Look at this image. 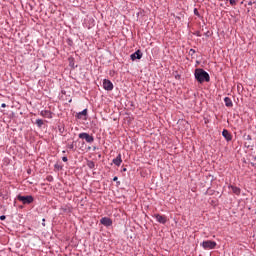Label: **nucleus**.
I'll return each instance as SVG.
<instances>
[{"label":"nucleus","instance_id":"a211bd4d","mask_svg":"<svg viewBox=\"0 0 256 256\" xmlns=\"http://www.w3.org/2000/svg\"><path fill=\"white\" fill-rule=\"evenodd\" d=\"M229 3L232 7H235V5H237V0H229Z\"/></svg>","mask_w":256,"mask_h":256},{"label":"nucleus","instance_id":"20e7f679","mask_svg":"<svg viewBox=\"0 0 256 256\" xmlns=\"http://www.w3.org/2000/svg\"><path fill=\"white\" fill-rule=\"evenodd\" d=\"M78 137L79 139H85L86 143H93V141H95V138L87 132L80 133Z\"/></svg>","mask_w":256,"mask_h":256},{"label":"nucleus","instance_id":"6ab92c4d","mask_svg":"<svg viewBox=\"0 0 256 256\" xmlns=\"http://www.w3.org/2000/svg\"><path fill=\"white\" fill-rule=\"evenodd\" d=\"M194 15H196V17H201V14H199V10H197V8H194Z\"/></svg>","mask_w":256,"mask_h":256},{"label":"nucleus","instance_id":"c756f323","mask_svg":"<svg viewBox=\"0 0 256 256\" xmlns=\"http://www.w3.org/2000/svg\"><path fill=\"white\" fill-rule=\"evenodd\" d=\"M241 5H243V1L241 2Z\"/></svg>","mask_w":256,"mask_h":256},{"label":"nucleus","instance_id":"0eeeda50","mask_svg":"<svg viewBox=\"0 0 256 256\" xmlns=\"http://www.w3.org/2000/svg\"><path fill=\"white\" fill-rule=\"evenodd\" d=\"M154 218L158 223H161L162 225H165V223H167V217H165L164 215L155 214Z\"/></svg>","mask_w":256,"mask_h":256},{"label":"nucleus","instance_id":"9b49d317","mask_svg":"<svg viewBox=\"0 0 256 256\" xmlns=\"http://www.w3.org/2000/svg\"><path fill=\"white\" fill-rule=\"evenodd\" d=\"M112 163H114V165H116V167H121V164L123 163L121 154H118L117 157L112 160Z\"/></svg>","mask_w":256,"mask_h":256},{"label":"nucleus","instance_id":"412c9836","mask_svg":"<svg viewBox=\"0 0 256 256\" xmlns=\"http://www.w3.org/2000/svg\"><path fill=\"white\" fill-rule=\"evenodd\" d=\"M61 211H63L64 213H69L70 209L67 207H62Z\"/></svg>","mask_w":256,"mask_h":256},{"label":"nucleus","instance_id":"aec40b11","mask_svg":"<svg viewBox=\"0 0 256 256\" xmlns=\"http://www.w3.org/2000/svg\"><path fill=\"white\" fill-rule=\"evenodd\" d=\"M196 53V51H195V49H190L189 50V55L191 56V57H193V55Z\"/></svg>","mask_w":256,"mask_h":256},{"label":"nucleus","instance_id":"2eb2a0df","mask_svg":"<svg viewBox=\"0 0 256 256\" xmlns=\"http://www.w3.org/2000/svg\"><path fill=\"white\" fill-rule=\"evenodd\" d=\"M87 166L89 167V169H95V162L89 161V162L87 163Z\"/></svg>","mask_w":256,"mask_h":256},{"label":"nucleus","instance_id":"4468645a","mask_svg":"<svg viewBox=\"0 0 256 256\" xmlns=\"http://www.w3.org/2000/svg\"><path fill=\"white\" fill-rule=\"evenodd\" d=\"M83 117H87V109H84L77 114L78 119H83Z\"/></svg>","mask_w":256,"mask_h":256},{"label":"nucleus","instance_id":"1a4fd4ad","mask_svg":"<svg viewBox=\"0 0 256 256\" xmlns=\"http://www.w3.org/2000/svg\"><path fill=\"white\" fill-rule=\"evenodd\" d=\"M222 136L224 137V139L227 142L232 141V139H233V136L231 135V132H229V130H227V129H224L222 131Z\"/></svg>","mask_w":256,"mask_h":256},{"label":"nucleus","instance_id":"c85d7f7f","mask_svg":"<svg viewBox=\"0 0 256 256\" xmlns=\"http://www.w3.org/2000/svg\"><path fill=\"white\" fill-rule=\"evenodd\" d=\"M247 11H248V13H249L251 10H250V9H248Z\"/></svg>","mask_w":256,"mask_h":256},{"label":"nucleus","instance_id":"ddd939ff","mask_svg":"<svg viewBox=\"0 0 256 256\" xmlns=\"http://www.w3.org/2000/svg\"><path fill=\"white\" fill-rule=\"evenodd\" d=\"M224 103H225L226 107H233V101L229 97L224 98Z\"/></svg>","mask_w":256,"mask_h":256},{"label":"nucleus","instance_id":"f257e3e1","mask_svg":"<svg viewBox=\"0 0 256 256\" xmlns=\"http://www.w3.org/2000/svg\"><path fill=\"white\" fill-rule=\"evenodd\" d=\"M194 76L198 83H209L211 81V76L203 68H197L194 72Z\"/></svg>","mask_w":256,"mask_h":256},{"label":"nucleus","instance_id":"6e6552de","mask_svg":"<svg viewBox=\"0 0 256 256\" xmlns=\"http://www.w3.org/2000/svg\"><path fill=\"white\" fill-rule=\"evenodd\" d=\"M142 57H143V52H141V50H137L136 52L130 55V59L132 61H135V59H141Z\"/></svg>","mask_w":256,"mask_h":256},{"label":"nucleus","instance_id":"7ed1b4c3","mask_svg":"<svg viewBox=\"0 0 256 256\" xmlns=\"http://www.w3.org/2000/svg\"><path fill=\"white\" fill-rule=\"evenodd\" d=\"M201 246L203 249H215V247H217V242L206 240L201 243Z\"/></svg>","mask_w":256,"mask_h":256},{"label":"nucleus","instance_id":"5701e85b","mask_svg":"<svg viewBox=\"0 0 256 256\" xmlns=\"http://www.w3.org/2000/svg\"><path fill=\"white\" fill-rule=\"evenodd\" d=\"M5 219H6L5 215L0 216V221H5Z\"/></svg>","mask_w":256,"mask_h":256},{"label":"nucleus","instance_id":"423d86ee","mask_svg":"<svg viewBox=\"0 0 256 256\" xmlns=\"http://www.w3.org/2000/svg\"><path fill=\"white\" fill-rule=\"evenodd\" d=\"M103 87L105 91H113V82H111V80L104 79Z\"/></svg>","mask_w":256,"mask_h":256},{"label":"nucleus","instance_id":"f3484780","mask_svg":"<svg viewBox=\"0 0 256 256\" xmlns=\"http://www.w3.org/2000/svg\"><path fill=\"white\" fill-rule=\"evenodd\" d=\"M67 148L74 150L75 149V144L73 142L70 143V144H67Z\"/></svg>","mask_w":256,"mask_h":256},{"label":"nucleus","instance_id":"f8f14e48","mask_svg":"<svg viewBox=\"0 0 256 256\" xmlns=\"http://www.w3.org/2000/svg\"><path fill=\"white\" fill-rule=\"evenodd\" d=\"M228 189H231V191L234 195H237V196L241 195V188H239L237 186L229 185Z\"/></svg>","mask_w":256,"mask_h":256},{"label":"nucleus","instance_id":"cd10ccee","mask_svg":"<svg viewBox=\"0 0 256 256\" xmlns=\"http://www.w3.org/2000/svg\"><path fill=\"white\" fill-rule=\"evenodd\" d=\"M123 171H127V168H123Z\"/></svg>","mask_w":256,"mask_h":256},{"label":"nucleus","instance_id":"dca6fc26","mask_svg":"<svg viewBox=\"0 0 256 256\" xmlns=\"http://www.w3.org/2000/svg\"><path fill=\"white\" fill-rule=\"evenodd\" d=\"M36 125H37V127H43V120L37 119L36 120Z\"/></svg>","mask_w":256,"mask_h":256},{"label":"nucleus","instance_id":"b1692460","mask_svg":"<svg viewBox=\"0 0 256 256\" xmlns=\"http://www.w3.org/2000/svg\"><path fill=\"white\" fill-rule=\"evenodd\" d=\"M1 107H2V108H5V107H7V104L2 103V104H1Z\"/></svg>","mask_w":256,"mask_h":256},{"label":"nucleus","instance_id":"393cba45","mask_svg":"<svg viewBox=\"0 0 256 256\" xmlns=\"http://www.w3.org/2000/svg\"><path fill=\"white\" fill-rule=\"evenodd\" d=\"M42 225L45 227V218L42 219Z\"/></svg>","mask_w":256,"mask_h":256},{"label":"nucleus","instance_id":"39448f33","mask_svg":"<svg viewBox=\"0 0 256 256\" xmlns=\"http://www.w3.org/2000/svg\"><path fill=\"white\" fill-rule=\"evenodd\" d=\"M101 225H104V227H111L113 225V220L109 217H103L100 219Z\"/></svg>","mask_w":256,"mask_h":256},{"label":"nucleus","instance_id":"a878e982","mask_svg":"<svg viewBox=\"0 0 256 256\" xmlns=\"http://www.w3.org/2000/svg\"><path fill=\"white\" fill-rule=\"evenodd\" d=\"M253 3H254L253 1H249V2H248V5L251 6V5H253Z\"/></svg>","mask_w":256,"mask_h":256},{"label":"nucleus","instance_id":"bb28decb","mask_svg":"<svg viewBox=\"0 0 256 256\" xmlns=\"http://www.w3.org/2000/svg\"><path fill=\"white\" fill-rule=\"evenodd\" d=\"M117 179H118L117 176H115V177L113 178V181H117Z\"/></svg>","mask_w":256,"mask_h":256},{"label":"nucleus","instance_id":"7c9ffc66","mask_svg":"<svg viewBox=\"0 0 256 256\" xmlns=\"http://www.w3.org/2000/svg\"><path fill=\"white\" fill-rule=\"evenodd\" d=\"M254 3L256 4V0L254 1Z\"/></svg>","mask_w":256,"mask_h":256},{"label":"nucleus","instance_id":"9d476101","mask_svg":"<svg viewBox=\"0 0 256 256\" xmlns=\"http://www.w3.org/2000/svg\"><path fill=\"white\" fill-rule=\"evenodd\" d=\"M40 115L46 119H53V113L50 110H42Z\"/></svg>","mask_w":256,"mask_h":256},{"label":"nucleus","instance_id":"f03ea898","mask_svg":"<svg viewBox=\"0 0 256 256\" xmlns=\"http://www.w3.org/2000/svg\"><path fill=\"white\" fill-rule=\"evenodd\" d=\"M17 199L23 205H31V203H33L35 201V198H33L32 195H27V196L18 195Z\"/></svg>","mask_w":256,"mask_h":256},{"label":"nucleus","instance_id":"4be33fe9","mask_svg":"<svg viewBox=\"0 0 256 256\" xmlns=\"http://www.w3.org/2000/svg\"><path fill=\"white\" fill-rule=\"evenodd\" d=\"M62 161H64V163H67V161H69V159L67 158V156H63Z\"/></svg>","mask_w":256,"mask_h":256}]
</instances>
